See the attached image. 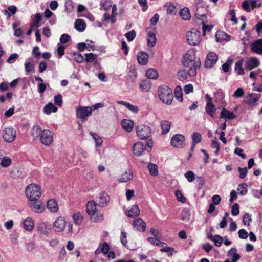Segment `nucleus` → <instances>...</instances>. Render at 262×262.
<instances>
[{"label":"nucleus","instance_id":"1","mask_svg":"<svg viewBox=\"0 0 262 262\" xmlns=\"http://www.w3.org/2000/svg\"><path fill=\"white\" fill-rule=\"evenodd\" d=\"M183 66L189 68V75L194 76L196 74V70L201 67L200 58H195V53L193 50H189L184 56L182 59Z\"/></svg>","mask_w":262,"mask_h":262},{"label":"nucleus","instance_id":"2","mask_svg":"<svg viewBox=\"0 0 262 262\" xmlns=\"http://www.w3.org/2000/svg\"><path fill=\"white\" fill-rule=\"evenodd\" d=\"M158 94L159 99L163 103L170 105L172 102L173 96L172 91L166 85L159 87Z\"/></svg>","mask_w":262,"mask_h":262},{"label":"nucleus","instance_id":"3","mask_svg":"<svg viewBox=\"0 0 262 262\" xmlns=\"http://www.w3.org/2000/svg\"><path fill=\"white\" fill-rule=\"evenodd\" d=\"M152 145L153 143L151 139H148V140L145 142V144L142 142H137L133 146V153L137 156H140L145 150L150 151L151 150Z\"/></svg>","mask_w":262,"mask_h":262},{"label":"nucleus","instance_id":"4","mask_svg":"<svg viewBox=\"0 0 262 262\" xmlns=\"http://www.w3.org/2000/svg\"><path fill=\"white\" fill-rule=\"evenodd\" d=\"M25 194L28 201L39 199L41 194V188L35 184H31L26 187Z\"/></svg>","mask_w":262,"mask_h":262},{"label":"nucleus","instance_id":"5","mask_svg":"<svg viewBox=\"0 0 262 262\" xmlns=\"http://www.w3.org/2000/svg\"><path fill=\"white\" fill-rule=\"evenodd\" d=\"M188 43L191 46H195L201 41L200 32L196 28H192L186 34Z\"/></svg>","mask_w":262,"mask_h":262},{"label":"nucleus","instance_id":"6","mask_svg":"<svg viewBox=\"0 0 262 262\" xmlns=\"http://www.w3.org/2000/svg\"><path fill=\"white\" fill-rule=\"evenodd\" d=\"M2 137L5 142L11 143L16 137V131L11 126L5 127L2 131Z\"/></svg>","mask_w":262,"mask_h":262},{"label":"nucleus","instance_id":"7","mask_svg":"<svg viewBox=\"0 0 262 262\" xmlns=\"http://www.w3.org/2000/svg\"><path fill=\"white\" fill-rule=\"evenodd\" d=\"M136 132L138 136L141 140L148 139L151 134V129L147 125H139L136 128Z\"/></svg>","mask_w":262,"mask_h":262},{"label":"nucleus","instance_id":"8","mask_svg":"<svg viewBox=\"0 0 262 262\" xmlns=\"http://www.w3.org/2000/svg\"><path fill=\"white\" fill-rule=\"evenodd\" d=\"M92 108L90 106H78L76 109V117L82 121L88 120L87 117L92 115Z\"/></svg>","mask_w":262,"mask_h":262},{"label":"nucleus","instance_id":"9","mask_svg":"<svg viewBox=\"0 0 262 262\" xmlns=\"http://www.w3.org/2000/svg\"><path fill=\"white\" fill-rule=\"evenodd\" d=\"M28 204L31 210L36 213H41L45 209L44 206L39 199L28 201Z\"/></svg>","mask_w":262,"mask_h":262},{"label":"nucleus","instance_id":"10","mask_svg":"<svg viewBox=\"0 0 262 262\" xmlns=\"http://www.w3.org/2000/svg\"><path fill=\"white\" fill-rule=\"evenodd\" d=\"M40 142L44 145L48 146L50 145L53 141V134L50 130L45 129L41 132L40 137Z\"/></svg>","mask_w":262,"mask_h":262},{"label":"nucleus","instance_id":"11","mask_svg":"<svg viewBox=\"0 0 262 262\" xmlns=\"http://www.w3.org/2000/svg\"><path fill=\"white\" fill-rule=\"evenodd\" d=\"M218 56L214 52H210L206 56V60L204 63L205 68H211L217 61Z\"/></svg>","mask_w":262,"mask_h":262},{"label":"nucleus","instance_id":"12","mask_svg":"<svg viewBox=\"0 0 262 262\" xmlns=\"http://www.w3.org/2000/svg\"><path fill=\"white\" fill-rule=\"evenodd\" d=\"M185 137L181 134H176L173 136L171 139V145L177 148H182L184 145Z\"/></svg>","mask_w":262,"mask_h":262},{"label":"nucleus","instance_id":"13","mask_svg":"<svg viewBox=\"0 0 262 262\" xmlns=\"http://www.w3.org/2000/svg\"><path fill=\"white\" fill-rule=\"evenodd\" d=\"M66 220L63 217H58L54 222L53 228L56 232L62 231L66 226Z\"/></svg>","mask_w":262,"mask_h":262},{"label":"nucleus","instance_id":"14","mask_svg":"<svg viewBox=\"0 0 262 262\" xmlns=\"http://www.w3.org/2000/svg\"><path fill=\"white\" fill-rule=\"evenodd\" d=\"M110 196L106 192H101L97 198L98 205L100 207H105L110 202Z\"/></svg>","mask_w":262,"mask_h":262},{"label":"nucleus","instance_id":"15","mask_svg":"<svg viewBox=\"0 0 262 262\" xmlns=\"http://www.w3.org/2000/svg\"><path fill=\"white\" fill-rule=\"evenodd\" d=\"M251 50L253 53L262 55V39L254 41L251 45Z\"/></svg>","mask_w":262,"mask_h":262},{"label":"nucleus","instance_id":"16","mask_svg":"<svg viewBox=\"0 0 262 262\" xmlns=\"http://www.w3.org/2000/svg\"><path fill=\"white\" fill-rule=\"evenodd\" d=\"M37 231L42 234L47 235L51 232V225L47 222H42L38 224Z\"/></svg>","mask_w":262,"mask_h":262},{"label":"nucleus","instance_id":"17","mask_svg":"<svg viewBox=\"0 0 262 262\" xmlns=\"http://www.w3.org/2000/svg\"><path fill=\"white\" fill-rule=\"evenodd\" d=\"M259 65V62L256 58H250L247 60L245 64L246 70H251L254 68L257 67Z\"/></svg>","mask_w":262,"mask_h":262},{"label":"nucleus","instance_id":"18","mask_svg":"<svg viewBox=\"0 0 262 262\" xmlns=\"http://www.w3.org/2000/svg\"><path fill=\"white\" fill-rule=\"evenodd\" d=\"M133 226L139 231H144L145 230L146 224L141 218H137L133 222Z\"/></svg>","mask_w":262,"mask_h":262},{"label":"nucleus","instance_id":"19","mask_svg":"<svg viewBox=\"0 0 262 262\" xmlns=\"http://www.w3.org/2000/svg\"><path fill=\"white\" fill-rule=\"evenodd\" d=\"M98 204L95 201H89L86 204V212L88 214L91 216L94 215L96 213V206Z\"/></svg>","mask_w":262,"mask_h":262},{"label":"nucleus","instance_id":"20","mask_svg":"<svg viewBox=\"0 0 262 262\" xmlns=\"http://www.w3.org/2000/svg\"><path fill=\"white\" fill-rule=\"evenodd\" d=\"M137 78V72L134 67H131L128 73V75L126 78L127 84L129 83H133Z\"/></svg>","mask_w":262,"mask_h":262},{"label":"nucleus","instance_id":"21","mask_svg":"<svg viewBox=\"0 0 262 262\" xmlns=\"http://www.w3.org/2000/svg\"><path fill=\"white\" fill-rule=\"evenodd\" d=\"M133 178V171L131 169H128L120 176L118 180L120 182H127L132 180Z\"/></svg>","mask_w":262,"mask_h":262},{"label":"nucleus","instance_id":"22","mask_svg":"<svg viewBox=\"0 0 262 262\" xmlns=\"http://www.w3.org/2000/svg\"><path fill=\"white\" fill-rule=\"evenodd\" d=\"M137 60L140 65H145L148 61V55L144 52H140L137 55Z\"/></svg>","mask_w":262,"mask_h":262},{"label":"nucleus","instance_id":"23","mask_svg":"<svg viewBox=\"0 0 262 262\" xmlns=\"http://www.w3.org/2000/svg\"><path fill=\"white\" fill-rule=\"evenodd\" d=\"M129 217L134 218L137 217L140 214V209L137 205H133L126 213Z\"/></svg>","mask_w":262,"mask_h":262},{"label":"nucleus","instance_id":"24","mask_svg":"<svg viewBox=\"0 0 262 262\" xmlns=\"http://www.w3.org/2000/svg\"><path fill=\"white\" fill-rule=\"evenodd\" d=\"M220 118L225 119H233L236 118V116L233 112L223 108L221 112Z\"/></svg>","mask_w":262,"mask_h":262},{"label":"nucleus","instance_id":"25","mask_svg":"<svg viewBox=\"0 0 262 262\" xmlns=\"http://www.w3.org/2000/svg\"><path fill=\"white\" fill-rule=\"evenodd\" d=\"M34 226V221L31 217H27L23 222L24 228L27 231H32L33 229Z\"/></svg>","mask_w":262,"mask_h":262},{"label":"nucleus","instance_id":"26","mask_svg":"<svg viewBox=\"0 0 262 262\" xmlns=\"http://www.w3.org/2000/svg\"><path fill=\"white\" fill-rule=\"evenodd\" d=\"M121 125L123 129L130 132L133 128L134 122L130 120L123 119L121 122Z\"/></svg>","mask_w":262,"mask_h":262},{"label":"nucleus","instance_id":"27","mask_svg":"<svg viewBox=\"0 0 262 262\" xmlns=\"http://www.w3.org/2000/svg\"><path fill=\"white\" fill-rule=\"evenodd\" d=\"M47 208L52 212H56L58 210V205L55 200H50L47 203Z\"/></svg>","mask_w":262,"mask_h":262},{"label":"nucleus","instance_id":"28","mask_svg":"<svg viewBox=\"0 0 262 262\" xmlns=\"http://www.w3.org/2000/svg\"><path fill=\"white\" fill-rule=\"evenodd\" d=\"M216 109L212 102L207 103L205 107L206 112L211 117L214 118V113Z\"/></svg>","mask_w":262,"mask_h":262},{"label":"nucleus","instance_id":"29","mask_svg":"<svg viewBox=\"0 0 262 262\" xmlns=\"http://www.w3.org/2000/svg\"><path fill=\"white\" fill-rule=\"evenodd\" d=\"M151 81L149 80H143L140 84L139 86L141 91L144 92H149L151 89Z\"/></svg>","mask_w":262,"mask_h":262},{"label":"nucleus","instance_id":"30","mask_svg":"<svg viewBox=\"0 0 262 262\" xmlns=\"http://www.w3.org/2000/svg\"><path fill=\"white\" fill-rule=\"evenodd\" d=\"M171 123L168 120H162L161 122L162 134H166L170 130Z\"/></svg>","mask_w":262,"mask_h":262},{"label":"nucleus","instance_id":"31","mask_svg":"<svg viewBox=\"0 0 262 262\" xmlns=\"http://www.w3.org/2000/svg\"><path fill=\"white\" fill-rule=\"evenodd\" d=\"M164 7L166 9V12L168 14H176L177 12L176 7L173 3L167 2L165 4Z\"/></svg>","mask_w":262,"mask_h":262},{"label":"nucleus","instance_id":"32","mask_svg":"<svg viewBox=\"0 0 262 262\" xmlns=\"http://www.w3.org/2000/svg\"><path fill=\"white\" fill-rule=\"evenodd\" d=\"M259 100V97L258 95L252 93L248 94L247 95V100L246 103L248 105L253 104Z\"/></svg>","mask_w":262,"mask_h":262},{"label":"nucleus","instance_id":"33","mask_svg":"<svg viewBox=\"0 0 262 262\" xmlns=\"http://www.w3.org/2000/svg\"><path fill=\"white\" fill-rule=\"evenodd\" d=\"M74 26L77 31L82 32L85 30L86 25L83 20L78 19L75 21Z\"/></svg>","mask_w":262,"mask_h":262},{"label":"nucleus","instance_id":"34","mask_svg":"<svg viewBox=\"0 0 262 262\" xmlns=\"http://www.w3.org/2000/svg\"><path fill=\"white\" fill-rule=\"evenodd\" d=\"M57 111V108L51 102L48 103L43 108V112L47 115L50 114L51 112L55 113Z\"/></svg>","mask_w":262,"mask_h":262},{"label":"nucleus","instance_id":"35","mask_svg":"<svg viewBox=\"0 0 262 262\" xmlns=\"http://www.w3.org/2000/svg\"><path fill=\"white\" fill-rule=\"evenodd\" d=\"M147 42L149 47H154L156 43V38L154 32H149L147 35Z\"/></svg>","mask_w":262,"mask_h":262},{"label":"nucleus","instance_id":"36","mask_svg":"<svg viewBox=\"0 0 262 262\" xmlns=\"http://www.w3.org/2000/svg\"><path fill=\"white\" fill-rule=\"evenodd\" d=\"M180 15L184 20H189L191 18L189 10L187 8L182 9L180 12Z\"/></svg>","mask_w":262,"mask_h":262},{"label":"nucleus","instance_id":"37","mask_svg":"<svg viewBox=\"0 0 262 262\" xmlns=\"http://www.w3.org/2000/svg\"><path fill=\"white\" fill-rule=\"evenodd\" d=\"M215 37L217 41L221 42L222 40H228L227 38H229L230 36L223 31H218L216 33Z\"/></svg>","mask_w":262,"mask_h":262},{"label":"nucleus","instance_id":"38","mask_svg":"<svg viewBox=\"0 0 262 262\" xmlns=\"http://www.w3.org/2000/svg\"><path fill=\"white\" fill-rule=\"evenodd\" d=\"M41 128L38 125L33 127L31 130V135L34 139H36L40 137L41 132Z\"/></svg>","mask_w":262,"mask_h":262},{"label":"nucleus","instance_id":"39","mask_svg":"<svg viewBox=\"0 0 262 262\" xmlns=\"http://www.w3.org/2000/svg\"><path fill=\"white\" fill-rule=\"evenodd\" d=\"M146 76L149 79H155L158 77L157 71L155 69H149L147 70Z\"/></svg>","mask_w":262,"mask_h":262},{"label":"nucleus","instance_id":"40","mask_svg":"<svg viewBox=\"0 0 262 262\" xmlns=\"http://www.w3.org/2000/svg\"><path fill=\"white\" fill-rule=\"evenodd\" d=\"M148 168L150 174L153 176H156L158 174V166L156 164L149 163L148 165Z\"/></svg>","mask_w":262,"mask_h":262},{"label":"nucleus","instance_id":"41","mask_svg":"<svg viewBox=\"0 0 262 262\" xmlns=\"http://www.w3.org/2000/svg\"><path fill=\"white\" fill-rule=\"evenodd\" d=\"M174 95L178 101L182 102L183 101V94L182 89L180 86H177L174 90Z\"/></svg>","mask_w":262,"mask_h":262},{"label":"nucleus","instance_id":"42","mask_svg":"<svg viewBox=\"0 0 262 262\" xmlns=\"http://www.w3.org/2000/svg\"><path fill=\"white\" fill-rule=\"evenodd\" d=\"M189 75V70L186 71L185 70H180L178 72V77L179 80H183L187 78L188 75Z\"/></svg>","mask_w":262,"mask_h":262},{"label":"nucleus","instance_id":"43","mask_svg":"<svg viewBox=\"0 0 262 262\" xmlns=\"http://www.w3.org/2000/svg\"><path fill=\"white\" fill-rule=\"evenodd\" d=\"M12 163L11 158L9 157L5 156L1 160L0 165L3 167H8Z\"/></svg>","mask_w":262,"mask_h":262},{"label":"nucleus","instance_id":"44","mask_svg":"<svg viewBox=\"0 0 262 262\" xmlns=\"http://www.w3.org/2000/svg\"><path fill=\"white\" fill-rule=\"evenodd\" d=\"M243 60H241L236 62L235 66V71L238 75H243L244 73L243 66Z\"/></svg>","mask_w":262,"mask_h":262},{"label":"nucleus","instance_id":"45","mask_svg":"<svg viewBox=\"0 0 262 262\" xmlns=\"http://www.w3.org/2000/svg\"><path fill=\"white\" fill-rule=\"evenodd\" d=\"M73 219L76 224L79 225L83 220V216L81 213L76 212L73 215Z\"/></svg>","mask_w":262,"mask_h":262},{"label":"nucleus","instance_id":"46","mask_svg":"<svg viewBox=\"0 0 262 262\" xmlns=\"http://www.w3.org/2000/svg\"><path fill=\"white\" fill-rule=\"evenodd\" d=\"M91 220L94 222H101L104 220V216L102 213H95L94 215L91 216Z\"/></svg>","mask_w":262,"mask_h":262},{"label":"nucleus","instance_id":"47","mask_svg":"<svg viewBox=\"0 0 262 262\" xmlns=\"http://www.w3.org/2000/svg\"><path fill=\"white\" fill-rule=\"evenodd\" d=\"M100 5L101 9L106 10L111 7L112 2L111 0H101Z\"/></svg>","mask_w":262,"mask_h":262},{"label":"nucleus","instance_id":"48","mask_svg":"<svg viewBox=\"0 0 262 262\" xmlns=\"http://www.w3.org/2000/svg\"><path fill=\"white\" fill-rule=\"evenodd\" d=\"M99 248H100L101 253L104 255L108 254L110 250V246L107 243L104 242L102 245L99 246Z\"/></svg>","mask_w":262,"mask_h":262},{"label":"nucleus","instance_id":"49","mask_svg":"<svg viewBox=\"0 0 262 262\" xmlns=\"http://www.w3.org/2000/svg\"><path fill=\"white\" fill-rule=\"evenodd\" d=\"M246 187L247 185L246 184L239 185L237 188L238 193L242 195L246 194L247 192V188Z\"/></svg>","mask_w":262,"mask_h":262},{"label":"nucleus","instance_id":"50","mask_svg":"<svg viewBox=\"0 0 262 262\" xmlns=\"http://www.w3.org/2000/svg\"><path fill=\"white\" fill-rule=\"evenodd\" d=\"M160 250L162 252L167 253V254L169 256H172L174 252L176 253V251L174 250V249L173 248L170 247H166L161 248Z\"/></svg>","mask_w":262,"mask_h":262},{"label":"nucleus","instance_id":"51","mask_svg":"<svg viewBox=\"0 0 262 262\" xmlns=\"http://www.w3.org/2000/svg\"><path fill=\"white\" fill-rule=\"evenodd\" d=\"M184 176L189 182H192L195 179V175L192 171H188L184 174Z\"/></svg>","mask_w":262,"mask_h":262},{"label":"nucleus","instance_id":"52","mask_svg":"<svg viewBox=\"0 0 262 262\" xmlns=\"http://www.w3.org/2000/svg\"><path fill=\"white\" fill-rule=\"evenodd\" d=\"M250 6L251 7L250 0H245L242 4V8L247 12L251 11Z\"/></svg>","mask_w":262,"mask_h":262},{"label":"nucleus","instance_id":"53","mask_svg":"<svg viewBox=\"0 0 262 262\" xmlns=\"http://www.w3.org/2000/svg\"><path fill=\"white\" fill-rule=\"evenodd\" d=\"M192 143L198 144L201 141V135L199 133L194 132L192 135Z\"/></svg>","mask_w":262,"mask_h":262},{"label":"nucleus","instance_id":"54","mask_svg":"<svg viewBox=\"0 0 262 262\" xmlns=\"http://www.w3.org/2000/svg\"><path fill=\"white\" fill-rule=\"evenodd\" d=\"M136 35V33L135 30H133L125 34V36L126 37L128 41H132L134 39Z\"/></svg>","mask_w":262,"mask_h":262},{"label":"nucleus","instance_id":"55","mask_svg":"<svg viewBox=\"0 0 262 262\" xmlns=\"http://www.w3.org/2000/svg\"><path fill=\"white\" fill-rule=\"evenodd\" d=\"M223 241V239L222 236L219 235H215L213 238V242L215 246L220 247L221 246Z\"/></svg>","mask_w":262,"mask_h":262},{"label":"nucleus","instance_id":"56","mask_svg":"<svg viewBox=\"0 0 262 262\" xmlns=\"http://www.w3.org/2000/svg\"><path fill=\"white\" fill-rule=\"evenodd\" d=\"M175 195L177 197L178 201L179 202L184 203L186 201V199L183 196L180 190H176L175 192Z\"/></svg>","mask_w":262,"mask_h":262},{"label":"nucleus","instance_id":"57","mask_svg":"<svg viewBox=\"0 0 262 262\" xmlns=\"http://www.w3.org/2000/svg\"><path fill=\"white\" fill-rule=\"evenodd\" d=\"M233 60L231 59H228L226 62L222 65V70L225 72H227L229 71L230 66L232 64Z\"/></svg>","mask_w":262,"mask_h":262},{"label":"nucleus","instance_id":"58","mask_svg":"<svg viewBox=\"0 0 262 262\" xmlns=\"http://www.w3.org/2000/svg\"><path fill=\"white\" fill-rule=\"evenodd\" d=\"M127 233L125 231H122L121 233L120 240L122 245L127 248Z\"/></svg>","mask_w":262,"mask_h":262},{"label":"nucleus","instance_id":"59","mask_svg":"<svg viewBox=\"0 0 262 262\" xmlns=\"http://www.w3.org/2000/svg\"><path fill=\"white\" fill-rule=\"evenodd\" d=\"M244 95V90L242 88H238L234 93L233 96L235 98H241Z\"/></svg>","mask_w":262,"mask_h":262},{"label":"nucleus","instance_id":"60","mask_svg":"<svg viewBox=\"0 0 262 262\" xmlns=\"http://www.w3.org/2000/svg\"><path fill=\"white\" fill-rule=\"evenodd\" d=\"M85 60L88 62H92L95 60L96 58V55L90 53L85 54Z\"/></svg>","mask_w":262,"mask_h":262},{"label":"nucleus","instance_id":"61","mask_svg":"<svg viewBox=\"0 0 262 262\" xmlns=\"http://www.w3.org/2000/svg\"><path fill=\"white\" fill-rule=\"evenodd\" d=\"M239 205L236 203L232 207L231 214L233 216H236L239 214Z\"/></svg>","mask_w":262,"mask_h":262},{"label":"nucleus","instance_id":"62","mask_svg":"<svg viewBox=\"0 0 262 262\" xmlns=\"http://www.w3.org/2000/svg\"><path fill=\"white\" fill-rule=\"evenodd\" d=\"M62 95L61 94H58L54 97V103L56 105L61 106L62 104Z\"/></svg>","mask_w":262,"mask_h":262},{"label":"nucleus","instance_id":"63","mask_svg":"<svg viewBox=\"0 0 262 262\" xmlns=\"http://www.w3.org/2000/svg\"><path fill=\"white\" fill-rule=\"evenodd\" d=\"M251 2V8L252 9H254L256 7H260L261 6V3L260 0H250Z\"/></svg>","mask_w":262,"mask_h":262},{"label":"nucleus","instance_id":"64","mask_svg":"<svg viewBox=\"0 0 262 262\" xmlns=\"http://www.w3.org/2000/svg\"><path fill=\"white\" fill-rule=\"evenodd\" d=\"M147 241L149 243H150L151 244L156 245V246L159 245L161 243L163 244V243L161 242L159 239L157 238V237L155 238V237H149L147 238Z\"/></svg>","mask_w":262,"mask_h":262}]
</instances>
